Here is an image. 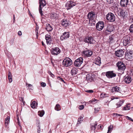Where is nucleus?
<instances>
[{
  "mask_svg": "<svg viewBox=\"0 0 133 133\" xmlns=\"http://www.w3.org/2000/svg\"><path fill=\"white\" fill-rule=\"evenodd\" d=\"M62 25L64 28H66L70 24V22L66 19H63L61 21Z\"/></svg>",
  "mask_w": 133,
  "mask_h": 133,
  "instance_id": "nucleus-11",
  "label": "nucleus"
},
{
  "mask_svg": "<svg viewBox=\"0 0 133 133\" xmlns=\"http://www.w3.org/2000/svg\"><path fill=\"white\" fill-rule=\"evenodd\" d=\"M17 123H18V125H20V123L19 120H18V121Z\"/></svg>",
  "mask_w": 133,
  "mask_h": 133,
  "instance_id": "nucleus-59",
  "label": "nucleus"
},
{
  "mask_svg": "<svg viewBox=\"0 0 133 133\" xmlns=\"http://www.w3.org/2000/svg\"><path fill=\"white\" fill-rule=\"evenodd\" d=\"M84 41L86 43H88L90 44H94L95 41L92 36H87L84 39Z\"/></svg>",
  "mask_w": 133,
  "mask_h": 133,
  "instance_id": "nucleus-5",
  "label": "nucleus"
},
{
  "mask_svg": "<svg viewBox=\"0 0 133 133\" xmlns=\"http://www.w3.org/2000/svg\"><path fill=\"white\" fill-rule=\"evenodd\" d=\"M82 57H80L76 59L74 62V65L77 67L80 66L83 62Z\"/></svg>",
  "mask_w": 133,
  "mask_h": 133,
  "instance_id": "nucleus-9",
  "label": "nucleus"
},
{
  "mask_svg": "<svg viewBox=\"0 0 133 133\" xmlns=\"http://www.w3.org/2000/svg\"><path fill=\"white\" fill-rule=\"evenodd\" d=\"M48 31H51L53 29L52 26L50 25V24H47L46 25V27L45 28Z\"/></svg>",
  "mask_w": 133,
  "mask_h": 133,
  "instance_id": "nucleus-27",
  "label": "nucleus"
},
{
  "mask_svg": "<svg viewBox=\"0 0 133 133\" xmlns=\"http://www.w3.org/2000/svg\"><path fill=\"white\" fill-rule=\"evenodd\" d=\"M97 101V100L95 99H92L89 101L90 103L94 104V102Z\"/></svg>",
  "mask_w": 133,
  "mask_h": 133,
  "instance_id": "nucleus-45",
  "label": "nucleus"
},
{
  "mask_svg": "<svg viewBox=\"0 0 133 133\" xmlns=\"http://www.w3.org/2000/svg\"><path fill=\"white\" fill-rule=\"evenodd\" d=\"M94 76L91 74H88L86 75L85 80L87 81L88 83L90 82L93 80Z\"/></svg>",
  "mask_w": 133,
  "mask_h": 133,
  "instance_id": "nucleus-13",
  "label": "nucleus"
},
{
  "mask_svg": "<svg viewBox=\"0 0 133 133\" xmlns=\"http://www.w3.org/2000/svg\"><path fill=\"white\" fill-rule=\"evenodd\" d=\"M129 2V0H121L120 4L122 7L126 6Z\"/></svg>",
  "mask_w": 133,
  "mask_h": 133,
  "instance_id": "nucleus-20",
  "label": "nucleus"
},
{
  "mask_svg": "<svg viewBox=\"0 0 133 133\" xmlns=\"http://www.w3.org/2000/svg\"><path fill=\"white\" fill-rule=\"evenodd\" d=\"M57 79L59 80H60V81H61L62 82H64V83H65V82L64 81V80L62 78H61L60 77H58L57 78Z\"/></svg>",
  "mask_w": 133,
  "mask_h": 133,
  "instance_id": "nucleus-53",
  "label": "nucleus"
},
{
  "mask_svg": "<svg viewBox=\"0 0 133 133\" xmlns=\"http://www.w3.org/2000/svg\"><path fill=\"white\" fill-rule=\"evenodd\" d=\"M96 14L95 12L92 11L90 12L87 15V17L89 20L90 23H91V21L95 19Z\"/></svg>",
  "mask_w": 133,
  "mask_h": 133,
  "instance_id": "nucleus-7",
  "label": "nucleus"
},
{
  "mask_svg": "<svg viewBox=\"0 0 133 133\" xmlns=\"http://www.w3.org/2000/svg\"><path fill=\"white\" fill-rule=\"evenodd\" d=\"M115 30V28L114 26L111 25H108L107 27L106 30L109 32H111Z\"/></svg>",
  "mask_w": 133,
  "mask_h": 133,
  "instance_id": "nucleus-22",
  "label": "nucleus"
},
{
  "mask_svg": "<svg viewBox=\"0 0 133 133\" xmlns=\"http://www.w3.org/2000/svg\"><path fill=\"white\" fill-rule=\"evenodd\" d=\"M129 30L130 32L133 33V24L130 26Z\"/></svg>",
  "mask_w": 133,
  "mask_h": 133,
  "instance_id": "nucleus-41",
  "label": "nucleus"
},
{
  "mask_svg": "<svg viewBox=\"0 0 133 133\" xmlns=\"http://www.w3.org/2000/svg\"><path fill=\"white\" fill-rule=\"evenodd\" d=\"M18 35L19 36H21V35H22V33L21 32V31H19L18 32Z\"/></svg>",
  "mask_w": 133,
  "mask_h": 133,
  "instance_id": "nucleus-55",
  "label": "nucleus"
},
{
  "mask_svg": "<svg viewBox=\"0 0 133 133\" xmlns=\"http://www.w3.org/2000/svg\"><path fill=\"white\" fill-rule=\"evenodd\" d=\"M45 38L46 40L47 44H50L51 41V38L50 35L49 34H46L45 35Z\"/></svg>",
  "mask_w": 133,
  "mask_h": 133,
  "instance_id": "nucleus-21",
  "label": "nucleus"
},
{
  "mask_svg": "<svg viewBox=\"0 0 133 133\" xmlns=\"http://www.w3.org/2000/svg\"><path fill=\"white\" fill-rule=\"evenodd\" d=\"M61 51L58 48L56 47L52 49L51 52L52 55H57Z\"/></svg>",
  "mask_w": 133,
  "mask_h": 133,
  "instance_id": "nucleus-14",
  "label": "nucleus"
},
{
  "mask_svg": "<svg viewBox=\"0 0 133 133\" xmlns=\"http://www.w3.org/2000/svg\"><path fill=\"white\" fill-rule=\"evenodd\" d=\"M104 27V23L102 21H99L97 23L96 25L97 29L98 31L101 30Z\"/></svg>",
  "mask_w": 133,
  "mask_h": 133,
  "instance_id": "nucleus-10",
  "label": "nucleus"
},
{
  "mask_svg": "<svg viewBox=\"0 0 133 133\" xmlns=\"http://www.w3.org/2000/svg\"><path fill=\"white\" fill-rule=\"evenodd\" d=\"M130 104H126L125 107H123V110H129L130 109Z\"/></svg>",
  "mask_w": 133,
  "mask_h": 133,
  "instance_id": "nucleus-31",
  "label": "nucleus"
},
{
  "mask_svg": "<svg viewBox=\"0 0 133 133\" xmlns=\"http://www.w3.org/2000/svg\"><path fill=\"white\" fill-rule=\"evenodd\" d=\"M26 86L27 87L30 88H32L33 87V86L32 85L29 84L27 83H26Z\"/></svg>",
  "mask_w": 133,
  "mask_h": 133,
  "instance_id": "nucleus-46",
  "label": "nucleus"
},
{
  "mask_svg": "<svg viewBox=\"0 0 133 133\" xmlns=\"http://www.w3.org/2000/svg\"><path fill=\"white\" fill-rule=\"evenodd\" d=\"M13 17H14L13 18H14V21H13V22L14 23L15 22V15H14Z\"/></svg>",
  "mask_w": 133,
  "mask_h": 133,
  "instance_id": "nucleus-58",
  "label": "nucleus"
},
{
  "mask_svg": "<svg viewBox=\"0 0 133 133\" xmlns=\"http://www.w3.org/2000/svg\"><path fill=\"white\" fill-rule=\"evenodd\" d=\"M101 96L102 97L104 98L108 97V95L105 93L104 94H101Z\"/></svg>",
  "mask_w": 133,
  "mask_h": 133,
  "instance_id": "nucleus-43",
  "label": "nucleus"
},
{
  "mask_svg": "<svg viewBox=\"0 0 133 133\" xmlns=\"http://www.w3.org/2000/svg\"><path fill=\"white\" fill-rule=\"evenodd\" d=\"M101 127H102V126L100 125H98L97 126V128H98L99 129V128H101Z\"/></svg>",
  "mask_w": 133,
  "mask_h": 133,
  "instance_id": "nucleus-56",
  "label": "nucleus"
},
{
  "mask_svg": "<svg viewBox=\"0 0 133 133\" xmlns=\"http://www.w3.org/2000/svg\"><path fill=\"white\" fill-rule=\"evenodd\" d=\"M116 65L118 67V70L121 71L123 73H124V71L126 68L125 64L122 62L119 61L116 63Z\"/></svg>",
  "mask_w": 133,
  "mask_h": 133,
  "instance_id": "nucleus-1",
  "label": "nucleus"
},
{
  "mask_svg": "<svg viewBox=\"0 0 133 133\" xmlns=\"http://www.w3.org/2000/svg\"><path fill=\"white\" fill-rule=\"evenodd\" d=\"M118 15L123 17V18L126 16V14L124 10H121L120 12H118Z\"/></svg>",
  "mask_w": 133,
  "mask_h": 133,
  "instance_id": "nucleus-23",
  "label": "nucleus"
},
{
  "mask_svg": "<svg viewBox=\"0 0 133 133\" xmlns=\"http://www.w3.org/2000/svg\"><path fill=\"white\" fill-rule=\"evenodd\" d=\"M85 91L86 92L90 93H93L94 92L92 90H88L86 91Z\"/></svg>",
  "mask_w": 133,
  "mask_h": 133,
  "instance_id": "nucleus-50",
  "label": "nucleus"
},
{
  "mask_svg": "<svg viewBox=\"0 0 133 133\" xmlns=\"http://www.w3.org/2000/svg\"><path fill=\"white\" fill-rule=\"evenodd\" d=\"M124 51L123 50L120 49L116 51L115 54V55L117 57H121L124 55Z\"/></svg>",
  "mask_w": 133,
  "mask_h": 133,
  "instance_id": "nucleus-17",
  "label": "nucleus"
},
{
  "mask_svg": "<svg viewBox=\"0 0 133 133\" xmlns=\"http://www.w3.org/2000/svg\"><path fill=\"white\" fill-rule=\"evenodd\" d=\"M39 1L40 4L39 8V11L41 16L42 18H43V14L42 13L43 11L42 9L44 6H45L46 3L45 0H39Z\"/></svg>",
  "mask_w": 133,
  "mask_h": 133,
  "instance_id": "nucleus-2",
  "label": "nucleus"
},
{
  "mask_svg": "<svg viewBox=\"0 0 133 133\" xmlns=\"http://www.w3.org/2000/svg\"><path fill=\"white\" fill-rule=\"evenodd\" d=\"M114 35L110 36H109V40L110 41V42H113V41L114 39Z\"/></svg>",
  "mask_w": 133,
  "mask_h": 133,
  "instance_id": "nucleus-42",
  "label": "nucleus"
},
{
  "mask_svg": "<svg viewBox=\"0 0 133 133\" xmlns=\"http://www.w3.org/2000/svg\"><path fill=\"white\" fill-rule=\"evenodd\" d=\"M107 19L109 21L114 22L115 21V17L114 14L112 13H109L106 16Z\"/></svg>",
  "mask_w": 133,
  "mask_h": 133,
  "instance_id": "nucleus-4",
  "label": "nucleus"
},
{
  "mask_svg": "<svg viewBox=\"0 0 133 133\" xmlns=\"http://www.w3.org/2000/svg\"><path fill=\"white\" fill-rule=\"evenodd\" d=\"M8 76L9 81L10 83H11L12 81V75L10 72L9 71L8 72Z\"/></svg>",
  "mask_w": 133,
  "mask_h": 133,
  "instance_id": "nucleus-28",
  "label": "nucleus"
},
{
  "mask_svg": "<svg viewBox=\"0 0 133 133\" xmlns=\"http://www.w3.org/2000/svg\"><path fill=\"white\" fill-rule=\"evenodd\" d=\"M17 121H18V120H19V117L18 116H17Z\"/></svg>",
  "mask_w": 133,
  "mask_h": 133,
  "instance_id": "nucleus-61",
  "label": "nucleus"
},
{
  "mask_svg": "<svg viewBox=\"0 0 133 133\" xmlns=\"http://www.w3.org/2000/svg\"><path fill=\"white\" fill-rule=\"evenodd\" d=\"M83 118L82 116L79 117L78 119L77 124H80L83 120Z\"/></svg>",
  "mask_w": 133,
  "mask_h": 133,
  "instance_id": "nucleus-40",
  "label": "nucleus"
},
{
  "mask_svg": "<svg viewBox=\"0 0 133 133\" xmlns=\"http://www.w3.org/2000/svg\"><path fill=\"white\" fill-rule=\"evenodd\" d=\"M131 121H132V122H133V120L132 119V120H131Z\"/></svg>",
  "mask_w": 133,
  "mask_h": 133,
  "instance_id": "nucleus-64",
  "label": "nucleus"
},
{
  "mask_svg": "<svg viewBox=\"0 0 133 133\" xmlns=\"http://www.w3.org/2000/svg\"><path fill=\"white\" fill-rule=\"evenodd\" d=\"M44 114V111H39L38 112V115L42 117Z\"/></svg>",
  "mask_w": 133,
  "mask_h": 133,
  "instance_id": "nucleus-39",
  "label": "nucleus"
},
{
  "mask_svg": "<svg viewBox=\"0 0 133 133\" xmlns=\"http://www.w3.org/2000/svg\"><path fill=\"white\" fill-rule=\"evenodd\" d=\"M112 2H108V3H109V4H111V3H112Z\"/></svg>",
  "mask_w": 133,
  "mask_h": 133,
  "instance_id": "nucleus-63",
  "label": "nucleus"
},
{
  "mask_svg": "<svg viewBox=\"0 0 133 133\" xmlns=\"http://www.w3.org/2000/svg\"><path fill=\"white\" fill-rule=\"evenodd\" d=\"M37 103H36V102L35 101H34L31 102V106L32 108H35L37 106Z\"/></svg>",
  "mask_w": 133,
  "mask_h": 133,
  "instance_id": "nucleus-33",
  "label": "nucleus"
},
{
  "mask_svg": "<svg viewBox=\"0 0 133 133\" xmlns=\"http://www.w3.org/2000/svg\"><path fill=\"white\" fill-rule=\"evenodd\" d=\"M106 75L108 78H111L115 77L116 74L113 71H109L106 72Z\"/></svg>",
  "mask_w": 133,
  "mask_h": 133,
  "instance_id": "nucleus-16",
  "label": "nucleus"
},
{
  "mask_svg": "<svg viewBox=\"0 0 133 133\" xmlns=\"http://www.w3.org/2000/svg\"><path fill=\"white\" fill-rule=\"evenodd\" d=\"M79 109L80 110H82L84 108V106L83 105H82L79 106Z\"/></svg>",
  "mask_w": 133,
  "mask_h": 133,
  "instance_id": "nucleus-47",
  "label": "nucleus"
},
{
  "mask_svg": "<svg viewBox=\"0 0 133 133\" xmlns=\"http://www.w3.org/2000/svg\"><path fill=\"white\" fill-rule=\"evenodd\" d=\"M124 82L127 84L130 83L132 81V79L130 76L127 75L125 76L124 78Z\"/></svg>",
  "mask_w": 133,
  "mask_h": 133,
  "instance_id": "nucleus-19",
  "label": "nucleus"
},
{
  "mask_svg": "<svg viewBox=\"0 0 133 133\" xmlns=\"http://www.w3.org/2000/svg\"><path fill=\"white\" fill-rule=\"evenodd\" d=\"M124 100H120L116 104L117 107L116 108H118L121 107L123 104L124 103Z\"/></svg>",
  "mask_w": 133,
  "mask_h": 133,
  "instance_id": "nucleus-30",
  "label": "nucleus"
},
{
  "mask_svg": "<svg viewBox=\"0 0 133 133\" xmlns=\"http://www.w3.org/2000/svg\"><path fill=\"white\" fill-rule=\"evenodd\" d=\"M83 54L87 57H89L91 56L93 53L92 51L91 50H87L84 51L83 52Z\"/></svg>",
  "mask_w": 133,
  "mask_h": 133,
  "instance_id": "nucleus-18",
  "label": "nucleus"
},
{
  "mask_svg": "<svg viewBox=\"0 0 133 133\" xmlns=\"http://www.w3.org/2000/svg\"><path fill=\"white\" fill-rule=\"evenodd\" d=\"M96 23L95 20H93L91 21V25L92 26L95 25V24Z\"/></svg>",
  "mask_w": 133,
  "mask_h": 133,
  "instance_id": "nucleus-44",
  "label": "nucleus"
},
{
  "mask_svg": "<svg viewBox=\"0 0 133 133\" xmlns=\"http://www.w3.org/2000/svg\"><path fill=\"white\" fill-rule=\"evenodd\" d=\"M51 18L53 19H56L58 18V15L56 13H52L51 14Z\"/></svg>",
  "mask_w": 133,
  "mask_h": 133,
  "instance_id": "nucleus-29",
  "label": "nucleus"
},
{
  "mask_svg": "<svg viewBox=\"0 0 133 133\" xmlns=\"http://www.w3.org/2000/svg\"><path fill=\"white\" fill-rule=\"evenodd\" d=\"M100 108H95V113L97 112L100 110Z\"/></svg>",
  "mask_w": 133,
  "mask_h": 133,
  "instance_id": "nucleus-49",
  "label": "nucleus"
},
{
  "mask_svg": "<svg viewBox=\"0 0 133 133\" xmlns=\"http://www.w3.org/2000/svg\"><path fill=\"white\" fill-rule=\"evenodd\" d=\"M37 131L38 133H39L40 132V124L39 121H38V122L37 123Z\"/></svg>",
  "mask_w": 133,
  "mask_h": 133,
  "instance_id": "nucleus-34",
  "label": "nucleus"
},
{
  "mask_svg": "<svg viewBox=\"0 0 133 133\" xmlns=\"http://www.w3.org/2000/svg\"><path fill=\"white\" fill-rule=\"evenodd\" d=\"M38 27L37 28V27H36V30H38Z\"/></svg>",
  "mask_w": 133,
  "mask_h": 133,
  "instance_id": "nucleus-62",
  "label": "nucleus"
},
{
  "mask_svg": "<svg viewBox=\"0 0 133 133\" xmlns=\"http://www.w3.org/2000/svg\"><path fill=\"white\" fill-rule=\"evenodd\" d=\"M72 63V61L70 58H66L63 60L62 64L65 66L68 67L71 65Z\"/></svg>",
  "mask_w": 133,
  "mask_h": 133,
  "instance_id": "nucleus-3",
  "label": "nucleus"
},
{
  "mask_svg": "<svg viewBox=\"0 0 133 133\" xmlns=\"http://www.w3.org/2000/svg\"><path fill=\"white\" fill-rule=\"evenodd\" d=\"M126 118L127 119H128V120H130V121H131V120L132 119L131 118L129 117L128 116H127L126 117Z\"/></svg>",
  "mask_w": 133,
  "mask_h": 133,
  "instance_id": "nucleus-54",
  "label": "nucleus"
},
{
  "mask_svg": "<svg viewBox=\"0 0 133 133\" xmlns=\"http://www.w3.org/2000/svg\"><path fill=\"white\" fill-rule=\"evenodd\" d=\"M21 100L22 101V102H23V104H24V102L23 101V98L21 97Z\"/></svg>",
  "mask_w": 133,
  "mask_h": 133,
  "instance_id": "nucleus-57",
  "label": "nucleus"
},
{
  "mask_svg": "<svg viewBox=\"0 0 133 133\" xmlns=\"http://www.w3.org/2000/svg\"><path fill=\"white\" fill-rule=\"evenodd\" d=\"M111 90L112 92L115 91L120 92L121 91V88L117 86H116L112 88Z\"/></svg>",
  "mask_w": 133,
  "mask_h": 133,
  "instance_id": "nucleus-25",
  "label": "nucleus"
},
{
  "mask_svg": "<svg viewBox=\"0 0 133 133\" xmlns=\"http://www.w3.org/2000/svg\"><path fill=\"white\" fill-rule=\"evenodd\" d=\"M129 22L130 23H133V14H130L129 17Z\"/></svg>",
  "mask_w": 133,
  "mask_h": 133,
  "instance_id": "nucleus-35",
  "label": "nucleus"
},
{
  "mask_svg": "<svg viewBox=\"0 0 133 133\" xmlns=\"http://www.w3.org/2000/svg\"><path fill=\"white\" fill-rule=\"evenodd\" d=\"M78 70L76 68H73L71 71V73L72 75H75L77 73Z\"/></svg>",
  "mask_w": 133,
  "mask_h": 133,
  "instance_id": "nucleus-26",
  "label": "nucleus"
},
{
  "mask_svg": "<svg viewBox=\"0 0 133 133\" xmlns=\"http://www.w3.org/2000/svg\"><path fill=\"white\" fill-rule=\"evenodd\" d=\"M42 45L43 46H44L45 44H44V43L42 41Z\"/></svg>",
  "mask_w": 133,
  "mask_h": 133,
  "instance_id": "nucleus-60",
  "label": "nucleus"
},
{
  "mask_svg": "<svg viewBox=\"0 0 133 133\" xmlns=\"http://www.w3.org/2000/svg\"><path fill=\"white\" fill-rule=\"evenodd\" d=\"M113 126L112 125H110L108 127V130L107 133H110L112 130Z\"/></svg>",
  "mask_w": 133,
  "mask_h": 133,
  "instance_id": "nucleus-37",
  "label": "nucleus"
},
{
  "mask_svg": "<svg viewBox=\"0 0 133 133\" xmlns=\"http://www.w3.org/2000/svg\"><path fill=\"white\" fill-rule=\"evenodd\" d=\"M95 64L98 65H99L101 63L100 58H98L96 59V61H95Z\"/></svg>",
  "mask_w": 133,
  "mask_h": 133,
  "instance_id": "nucleus-36",
  "label": "nucleus"
},
{
  "mask_svg": "<svg viewBox=\"0 0 133 133\" xmlns=\"http://www.w3.org/2000/svg\"><path fill=\"white\" fill-rule=\"evenodd\" d=\"M125 57L127 59H131L133 58V51L130 50H127L125 52Z\"/></svg>",
  "mask_w": 133,
  "mask_h": 133,
  "instance_id": "nucleus-6",
  "label": "nucleus"
},
{
  "mask_svg": "<svg viewBox=\"0 0 133 133\" xmlns=\"http://www.w3.org/2000/svg\"><path fill=\"white\" fill-rule=\"evenodd\" d=\"M76 3L72 1H68L66 4V6L67 7L66 8L68 10H69L76 5Z\"/></svg>",
  "mask_w": 133,
  "mask_h": 133,
  "instance_id": "nucleus-12",
  "label": "nucleus"
},
{
  "mask_svg": "<svg viewBox=\"0 0 133 133\" xmlns=\"http://www.w3.org/2000/svg\"><path fill=\"white\" fill-rule=\"evenodd\" d=\"M46 84L45 83L42 82L41 83V86L43 87H44L46 86Z\"/></svg>",
  "mask_w": 133,
  "mask_h": 133,
  "instance_id": "nucleus-51",
  "label": "nucleus"
},
{
  "mask_svg": "<svg viewBox=\"0 0 133 133\" xmlns=\"http://www.w3.org/2000/svg\"><path fill=\"white\" fill-rule=\"evenodd\" d=\"M70 36V34L69 32H65L60 37V39L63 41L64 39H66Z\"/></svg>",
  "mask_w": 133,
  "mask_h": 133,
  "instance_id": "nucleus-15",
  "label": "nucleus"
},
{
  "mask_svg": "<svg viewBox=\"0 0 133 133\" xmlns=\"http://www.w3.org/2000/svg\"><path fill=\"white\" fill-rule=\"evenodd\" d=\"M130 37L129 35L123 37V43L124 46H126L130 43Z\"/></svg>",
  "mask_w": 133,
  "mask_h": 133,
  "instance_id": "nucleus-8",
  "label": "nucleus"
},
{
  "mask_svg": "<svg viewBox=\"0 0 133 133\" xmlns=\"http://www.w3.org/2000/svg\"><path fill=\"white\" fill-rule=\"evenodd\" d=\"M97 124L96 122L95 123H91L90 124V129L91 130H93L94 132H95V130L96 129V127Z\"/></svg>",
  "mask_w": 133,
  "mask_h": 133,
  "instance_id": "nucleus-24",
  "label": "nucleus"
},
{
  "mask_svg": "<svg viewBox=\"0 0 133 133\" xmlns=\"http://www.w3.org/2000/svg\"><path fill=\"white\" fill-rule=\"evenodd\" d=\"M10 119V117L9 116H8L6 118L5 121V125L6 126H7L9 123Z\"/></svg>",
  "mask_w": 133,
  "mask_h": 133,
  "instance_id": "nucleus-32",
  "label": "nucleus"
},
{
  "mask_svg": "<svg viewBox=\"0 0 133 133\" xmlns=\"http://www.w3.org/2000/svg\"><path fill=\"white\" fill-rule=\"evenodd\" d=\"M114 116H122V115H121L119 114H114Z\"/></svg>",
  "mask_w": 133,
  "mask_h": 133,
  "instance_id": "nucleus-52",
  "label": "nucleus"
},
{
  "mask_svg": "<svg viewBox=\"0 0 133 133\" xmlns=\"http://www.w3.org/2000/svg\"><path fill=\"white\" fill-rule=\"evenodd\" d=\"M48 73L52 77H54V74H53L50 71H48Z\"/></svg>",
  "mask_w": 133,
  "mask_h": 133,
  "instance_id": "nucleus-48",
  "label": "nucleus"
},
{
  "mask_svg": "<svg viewBox=\"0 0 133 133\" xmlns=\"http://www.w3.org/2000/svg\"><path fill=\"white\" fill-rule=\"evenodd\" d=\"M55 109L57 111H59L61 109L60 105L58 104H57L56 105Z\"/></svg>",
  "mask_w": 133,
  "mask_h": 133,
  "instance_id": "nucleus-38",
  "label": "nucleus"
}]
</instances>
